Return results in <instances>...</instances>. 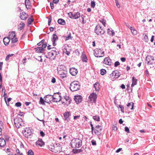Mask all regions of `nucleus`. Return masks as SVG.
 I'll list each match as a JSON object with an SVG mask.
<instances>
[{"label":"nucleus","mask_w":155,"mask_h":155,"mask_svg":"<svg viewBox=\"0 0 155 155\" xmlns=\"http://www.w3.org/2000/svg\"><path fill=\"white\" fill-rule=\"evenodd\" d=\"M82 144V140L79 138H74L72 140L71 142V147L74 149L79 148Z\"/></svg>","instance_id":"f257e3e1"},{"label":"nucleus","mask_w":155,"mask_h":155,"mask_svg":"<svg viewBox=\"0 0 155 155\" xmlns=\"http://www.w3.org/2000/svg\"><path fill=\"white\" fill-rule=\"evenodd\" d=\"M70 90L72 91H78L80 88V84L79 82L74 81L72 82L70 85Z\"/></svg>","instance_id":"f03ea898"},{"label":"nucleus","mask_w":155,"mask_h":155,"mask_svg":"<svg viewBox=\"0 0 155 155\" xmlns=\"http://www.w3.org/2000/svg\"><path fill=\"white\" fill-rule=\"evenodd\" d=\"M95 33L98 35H101L104 34L105 32L104 29L100 25H97L95 29Z\"/></svg>","instance_id":"7ed1b4c3"},{"label":"nucleus","mask_w":155,"mask_h":155,"mask_svg":"<svg viewBox=\"0 0 155 155\" xmlns=\"http://www.w3.org/2000/svg\"><path fill=\"white\" fill-rule=\"evenodd\" d=\"M94 54L96 57L101 58L104 56V51L101 49L96 48L94 50Z\"/></svg>","instance_id":"20e7f679"},{"label":"nucleus","mask_w":155,"mask_h":155,"mask_svg":"<svg viewBox=\"0 0 155 155\" xmlns=\"http://www.w3.org/2000/svg\"><path fill=\"white\" fill-rule=\"evenodd\" d=\"M57 53L55 49L51 50L48 53L47 58L51 60H54L56 56L57 55Z\"/></svg>","instance_id":"39448f33"},{"label":"nucleus","mask_w":155,"mask_h":155,"mask_svg":"<svg viewBox=\"0 0 155 155\" xmlns=\"http://www.w3.org/2000/svg\"><path fill=\"white\" fill-rule=\"evenodd\" d=\"M14 124L17 128H19L20 126L22 125V120L21 118L18 117L14 120Z\"/></svg>","instance_id":"423d86ee"},{"label":"nucleus","mask_w":155,"mask_h":155,"mask_svg":"<svg viewBox=\"0 0 155 155\" xmlns=\"http://www.w3.org/2000/svg\"><path fill=\"white\" fill-rule=\"evenodd\" d=\"M71 114L70 112H66L63 114V119L65 123H67L70 120Z\"/></svg>","instance_id":"0eeeda50"},{"label":"nucleus","mask_w":155,"mask_h":155,"mask_svg":"<svg viewBox=\"0 0 155 155\" xmlns=\"http://www.w3.org/2000/svg\"><path fill=\"white\" fill-rule=\"evenodd\" d=\"M97 97V96L96 93L93 92L91 94L89 97L90 102L91 103L96 104Z\"/></svg>","instance_id":"6e6552de"},{"label":"nucleus","mask_w":155,"mask_h":155,"mask_svg":"<svg viewBox=\"0 0 155 155\" xmlns=\"http://www.w3.org/2000/svg\"><path fill=\"white\" fill-rule=\"evenodd\" d=\"M33 131V130L31 128L26 127L23 131L22 133L24 136H31L32 134Z\"/></svg>","instance_id":"1a4fd4ad"},{"label":"nucleus","mask_w":155,"mask_h":155,"mask_svg":"<svg viewBox=\"0 0 155 155\" xmlns=\"http://www.w3.org/2000/svg\"><path fill=\"white\" fill-rule=\"evenodd\" d=\"M145 60L147 64L152 65L154 59L153 56L148 55L146 57Z\"/></svg>","instance_id":"9d476101"},{"label":"nucleus","mask_w":155,"mask_h":155,"mask_svg":"<svg viewBox=\"0 0 155 155\" xmlns=\"http://www.w3.org/2000/svg\"><path fill=\"white\" fill-rule=\"evenodd\" d=\"M120 75V73L117 71H113L110 75L112 79L118 78Z\"/></svg>","instance_id":"9b49d317"},{"label":"nucleus","mask_w":155,"mask_h":155,"mask_svg":"<svg viewBox=\"0 0 155 155\" xmlns=\"http://www.w3.org/2000/svg\"><path fill=\"white\" fill-rule=\"evenodd\" d=\"M53 96L51 95H47L45 96L44 97L45 102L49 104H50L51 103L52 101Z\"/></svg>","instance_id":"f8f14e48"},{"label":"nucleus","mask_w":155,"mask_h":155,"mask_svg":"<svg viewBox=\"0 0 155 155\" xmlns=\"http://www.w3.org/2000/svg\"><path fill=\"white\" fill-rule=\"evenodd\" d=\"M102 129V127L101 126L99 125L97 126L94 129V132L97 136L99 135L100 134L101 131Z\"/></svg>","instance_id":"ddd939ff"},{"label":"nucleus","mask_w":155,"mask_h":155,"mask_svg":"<svg viewBox=\"0 0 155 155\" xmlns=\"http://www.w3.org/2000/svg\"><path fill=\"white\" fill-rule=\"evenodd\" d=\"M62 147L61 145L59 143H56L55 145L54 152H60L62 151Z\"/></svg>","instance_id":"4468645a"},{"label":"nucleus","mask_w":155,"mask_h":155,"mask_svg":"<svg viewBox=\"0 0 155 155\" xmlns=\"http://www.w3.org/2000/svg\"><path fill=\"white\" fill-rule=\"evenodd\" d=\"M80 150H81L82 153H84V152H86V153H88L90 151V148L88 147H87L86 145L85 144L82 146V147L81 148Z\"/></svg>","instance_id":"2eb2a0df"},{"label":"nucleus","mask_w":155,"mask_h":155,"mask_svg":"<svg viewBox=\"0 0 155 155\" xmlns=\"http://www.w3.org/2000/svg\"><path fill=\"white\" fill-rule=\"evenodd\" d=\"M58 73L59 74L60 77L62 79H63L66 77L67 71L66 70L61 71L58 72Z\"/></svg>","instance_id":"dca6fc26"},{"label":"nucleus","mask_w":155,"mask_h":155,"mask_svg":"<svg viewBox=\"0 0 155 155\" xmlns=\"http://www.w3.org/2000/svg\"><path fill=\"white\" fill-rule=\"evenodd\" d=\"M70 73L72 75L75 76L77 75L78 72L77 69L74 68H70L69 70Z\"/></svg>","instance_id":"f3484780"},{"label":"nucleus","mask_w":155,"mask_h":155,"mask_svg":"<svg viewBox=\"0 0 155 155\" xmlns=\"http://www.w3.org/2000/svg\"><path fill=\"white\" fill-rule=\"evenodd\" d=\"M58 39V37L56 34H53L52 35V38L51 39L53 43V46H56V44L55 41H57Z\"/></svg>","instance_id":"a211bd4d"},{"label":"nucleus","mask_w":155,"mask_h":155,"mask_svg":"<svg viewBox=\"0 0 155 155\" xmlns=\"http://www.w3.org/2000/svg\"><path fill=\"white\" fill-rule=\"evenodd\" d=\"M103 63L104 64L109 65H110L112 63L111 60L109 57L105 58H104Z\"/></svg>","instance_id":"6ab92c4d"},{"label":"nucleus","mask_w":155,"mask_h":155,"mask_svg":"<svg viewBox=\"0 0 155 155\" xmlns=\"http://www.w3.org/2000/svg\"><path fill=\"white\" fill-rule=\"evenodd\" d=\"M66 70V68L63 65H58L57 67L58 72Z\"/></svg>","instance_id":"aec40b11"},{"label":"nucleus","mask_w":155,"mask_h":155,"mask_svg":"<svg viewBox=\"0 0 155 155\" xmlns=\"http://www.w3.org/2000/svg\"><path fill=\"white\" fill-rule=\"evenodd\" d=\"M74 100L76 103L78 104L82 101V97L80 96H75L74 98Z\"/></svg>","instance_id":"412c9836"},{"label":"nucleus","mask_w":155,"mask_h":155,"mask_svg":"<svg viewBox=\"0 0 155 155\" xmlns=\"http://www.w3.org/2000/svg\"><path fill=\"white\" fill-rule=\"evenodd\" d=\"M36 145L41 147L45 145L44 142L41 139L38 138V140L36 142Z\"/></svg>","instance_id":"4be33fe9"},{"label":"nucleus","mask_w":155,"mask_h":155,"mask_svg":"<svg viewBox=\"0 0 155 155\" xmlns=\"http://www.w3.org/2000/svg\"><path fill=\"white\" fill-rule=\"evenodd\" d=\"M10 38L6 37L3 38V41L4 44L5 45H8L10 41Z\"/></svg>","instance_id":"5701e85b"},{"label":"nucleus","mask_w":155,"mask_h":155,"mask_svg":"<svg viewBox=\"0 0 155 155\" xmlns=\"http://www.w3.org/2000/svg\"><path fill=\"white\" fill-rule=\"evenodd\" d=\"M35 49L36 50L35 51L36 52L39 53H42L45 51V50L43 49V48L41 47H38Z\"/></svg>","instance_id":"b1692460"},{"label":"nucleus","mask_w":155,"mask_h":155,"mask_svg":"<svg viewBox=\"0 0 155 155\" xmlns=\"http://www.w3.org/2000/svg\"><path fill=\"white\" fill-rule=\"evenodd\" d=\"M26 15V14L25 12H23L22 13H21L20 17L21 19L24 20L27 18V15Z\"/></svg>","instance_id":"393cba45"},{"label":"nucleus","mask_w":155,"mask_h":155,"mask_svg":"<svg viewBox=\"0 0 155 155\" xmlns=\"http://www.w3.org/2000/svg\"><path fill=\"white\" fill-rule=\"evenodd\" d=\"M5 144V141L3 138H0V148L4 147Z\"/></svg>","instance_id":"a878e982"},{"label":"nucleus","mask_w":155,"mask_h":155,"mask_svg":"<svg viewBox=\"0 0 155 155\" xmlns=\"http://www.w3.org/2000/svg\"><path fill=\"white\" fill-rule=\"evenodd\" d=\"M80 16V13L79 12H74L73 13V17H72V18L74 19H77L79 18Z\"/></svg>","instance_id":"bb28decb"},{"label":"nucleus","mask_w":155,"mask_h":155,"mask_svg":"<svg viewBox=\"0 0 155 155\" xmlns=\"http://www.w3.org/2000/svg\"><path fill=\"white\" fill-rule=\"evenodd\" d=\"M137 80L134 77H133L132 78V84L131 85L132 87H133L134 85H136L137 82Z\"/></svg>","instance_id":"cd10ccee"},{"label":"nucleus","mask_w":155,"mask_h":155,"mask_svg":"<svg viewBox=\"0 0 155 155\" xmlns=\"http://www.w3.org/2000/svg\"><path fill=\"white\" fill-rule=\"evenodd\" d=\"M99 84L97 82L94 84V87L95 88V90L97 91H98L100 89Z\"/></svg>","instance_id":"c85d7f7f"},{"label":"nucleus","mask_w":155,"mask_h":155,"mask_svg":"<svg viewBox=\"0 0 155 155\" xmlns=\"http://www.w3.org/2000/svg\"><path fill=\"white\" fill-rule=\"evenodd\" d=\"M15 37V34L14 31H12L11 32H10L9 34L8 37L10 38V39L12 38L14 39Z\"/></svg>","instance_id":"c756f323"},{"label":"nucleus","mask_w":155,"mask_h":155,"mask_svg":"<svg viewBox=\"0 0 155 155\" xmlns=\"http://www.w3.org/2000/svg\"><path fill=\"white\" fill-rule=\"evenodd\" d=\"M82 61L84 62H87V58L86 55L84 54H82Z\"/></svg>","instance_id":"7c9ffc66"},{"label":"nucleus","mask_w":155,"mask_h":155,"mask_svg":"<svg viewBox=\"0 0 155 155\" xmlns=\"http://www.w3.org/2000/svg\"><path fill=\"white\" fill-rule=\"evenodd\" d=\"M58 22L59 24L62 25H64L65 24V22L64 20L62 19H58Z\"/></svg>","instance_id":"2f4dec72"},{"label":"nucleus","mask_w":155,"mask_h":155,"mask_svg":"<svg viewBox=\"0 0 155 155\" xmlns=\"http://www.w3.org/2000/svg\"><path fill=\"white\" fill-rule=\"evenodd\" d=\"M25 3L26 8L27 9L30 8V2L29 0H25Z\"/></svg>","instance_id":"473e14b6"},{"label":"nucleus","mask_w":155,"mask_h":155,"mask_svg":"<svg viewBox=\"0 0 155 155\" xmlns=\"http://www.w3.org/2000/svg\"><path fill=\"white\" fill-rule=\"evenodd\" d=\"M58 97L59 98V99H58L56 98L55 97H53L52 101L57 102H59V101H60L61 99V96L59 95Z\"/></svg>","instance_id":"72a5a7b5"},{"label":"nucleus","mask_w":155,"mask_h":155,"mask_svg":"<svg viewBox=\"0 0 155 155\" xmlns=\"http://www.w3.org/2000/svg\"><path fill=\"white\" fill-rule=\"evenodd\" d=\"M55 145L53 144H51L48 146V148L51 151L54 152V148Z\"/></svg>","instance_id":"f704fd0d"},{"label":"nucleus","mask_w":155,"mask_h":155,"mask_svg":"<svg viewBox=\"0 0 155 155\" xmlns=\"http://www.w3.org/2000/svg\"><path fill=\"white\" fill-rule=\"evenodd\" d=\"M93 119L97 121H99L100 120V118L98 115H96L93 116Z\"/></svg>","instance_id":"c9c22d12"},{"label":"nucleus","mask_w":155,"mask_h":155,"mask_svg":"<svg viewBox=\"0 0 155 155\" xmlns=\"http://www.w3.org/2000/svg\"><path fill=\"white\" fill-rule=\"evenodd\" d=\"M45 99H43L42 97H40V98L39 103L43 105H45Z\"/></svg>","instance_id":"e433bc0d"},{"label":"nucleus","mask_w":155,"mask_h":155,"mask_svg":"<svg viewBox=\"0 0 155 155\" xmlns=\"http://www.w3.org/2000/svg\"><path fill=\"white\" fill-rule=\"evenodd\" d=\"M131 102L130 103H129L127 104V106L128 107H129V108H130V107L131 106V107L130 108L131 110H133L134 109V103H132V104H131Z\"/></svg>","instance_id":"4c0bfd02"},{"label":"nucleus","mask_w":155,"mask_h":155,"mask_svg":"<svg viewBox=\"0 0 155 155\" xmlns=\"http://www.w3.org/2000/svg\"><path fill=\"white\" fill-rule=\"evenodd\" d=\"M81 150H80V149H73V153L74 154H76L78 153H81Z\"/></svg>","instance_id":"58836bf2"},{"label":"nucleus","mask_w":155,"mask_h":155,"mask_svg":"<svg viewBox=\"0 0 155 155\" xmlns=\"http://www.w3.org/2000/svg\"><path fill=\"white\" fill-rule=\"evenodd\" d=\"M107 33L109 34L114 36V32L113 30L111 31L109 28L107 29Z\"/></svg>","instance_id":"ea45409f"},{"label":"nucleus","mask_w":155,"mask_h":155,"mask_svg":"<svg viewBox=\"0 0 155 155\" xmlns=\"http://www.w3.org/2000/svg\"><path fill=\"white\" fill-rule=\"evenodd\" d=\"M14 54H9L6 57L5 61H7L9 59L10 57H12L14 55Z\"/></svg>","instance_id":"a19ab883"},{"label":"nucleus","mask_w":155,"mask_h":155,"mask_svg":"<svg viewBox=\"0 0 155 155\" xmlns=\"http://www.w3.org/2000/svg\"><path fill=\"white\" fill-rule=\"evenodd\" d=\"M47 41H46L45 40V41L42 43L41 47H43L44 49V48H45L47 47Z\"/></svg>","instance_id":"79ce46f5"},{"label":"nucleus","mask_w":155,"mask_h":155,"mask_svg":"<svg viewBox=\"0 0 155 155\" xmlns=\"http://www.w3.org/2000/svg\"><path fill=\"white\" fill-rule=\"evenodd\" d=\"M130 29L133 34L134 35H136L137 34V31L135 29H133L132 27H130Z\"/></svg>","instance_id":"37998d69"},{"label":"nucleus","mask_w":155,"mask_h":155,"mask_svg":"<svg viewBox=\"0 0 155 155\" xmlns=\"http://www.w3.org/2000/svg\"><path fill=\"white\" fill-rule=\"evenodd\" d=\"M71 99H69V100H68V101H66V103H65V102H63L62 103V104H66L67 105H69L71 103Z\"/></svg>","instance_id":"c03bdc74"},{"label":"nucleus","mask_w":155,"mask_h":155,"mask_svg":"<svg viewBox=\"0 0 155 155\" xmlns=\"http://www.w3.org/2000/svg\"><path fill=\"white\" fill-rule=\"evenodd\" d=\"M33 21H34V20L33 19H32L30 18H28L27 20V22H28V24L29 25H31V23L32 22H33Z\"/></svg>","instance_id":"a18cd8bd"},{"label":"nucleus","mask_w":155,"mask_h":155,"mask_svg":"<svg viewBox=\"0 0 155 155\" xmlns=\"http://www.w3.org/2000/svg\"><path fill=\"white\" fill-rule=\"evenodd\" d=\"M106 73V71L104 69H101V74L102 75H104Z\"/></svg>","instance_id":"49530a36"},{"label":"nucleus","mask_w":155,"mask_h":155,"mask_svg":"<svg viewBox=\"0 0 155 155\" xmlns=\"http://www.w3.org/2000/svg\"><path fill=\"white\" fill-rule=\"evenodd\" d=\"M2 77L1 73L0 72V88H1L2 87Z\"/></svg>","instance_id":"de8ad7c7"},{"label":"nucleus","mask_w":155,"mask_h":155,"mask_svg":"<svg viewBox=\"0 0 155 155\" xmlns=\"http://www.w3.org/2000/svg\"><path fill=\"white\" fill-rule=\"evenodd\" d=\"M28 155H34V152L31 150H28Z\"/></svg>","instance_id":"09e8293b"},{"label":"nucleus","mask_w":155,"mask_h":155,"mask_svg":"<svg viewBox=\"0 0 155 155\" xmlns=\"http://www.w3.org/2000/svg\"><path fill=\"white\" fill-rule=\"evenodd\" d=\"M118 107L120 108L121 112L123 113H124V107L121 105H119Z\"/></svg>","instance_id":"8fccbe9b"},{"label":"nucleus","mask_w":155,"mask_h":155,"mask_svg":"<svg viewBox=\"0 0 155 155\" xmlns=\"http://www.w3.org/2000/svg\"><path fill=\"white\" fill-rule=\"evenodd\" d=\"M11 41L12 43L14 44L18 41V39L17 38H14V39L12 38Z\"/></svg>","instance_id":"3c124183"},{"label":"nucleus","mask_w":155,"mask_h":155,"mask_svg":"<svg viewBox=\"0 0 155 155\" xmlns=\"http://www.w3.org/2000/svg\"><path fill=\"white\" fill-rule=\"evenodd\" d=\"M100 21L101 22L103 25L105 27L106 25V21L104 19H102L100 20Z\"/></svg>","instance_id":"603ef678"},{"label":"nucleus","mask_w":155,"mask_h":155,"mask_svg":"<svg viewBox=\"0 0 155 155\" xmlns=\"http://www.w3.org/2000/svg\"><path fill=\"white\" fill-rule=\"evenodd\" d=\"M143 39L146 42H147L148 41V36L146 34L144 36Z\"/></svg>","instance_id":"864d4df0"},{"label":"nucleus","mask_w":155,"mask_h":155,"mask_svg":"<svg viewBox=\"0 0 155 155\" xmlns=\"http://www.w3.org/2000/svg\"><path fill=\"white\" fill-rule=\"evenodd\" d=\"M95 5V2L94 1H91V6L92 8H94Z\"/></svg>","instance_id":"5fc2aeb1"},{"label":"nucleus","mask_w":155,"mask_h":155,"mask_svg":"<svg viewBox=\"0 0 155 155\" xmlns=\"http://www.w3.org/2000/svg\"><path fill=\"white\" fill-rule=\"evenodd\" d=\"M21 105V104L20 102H18L15 104V106L17 107H20Z\"/></svg>","instance_id":"6e6d98bb"},{"label":"nucleus","mask_w":155,"mask_h":155,"mask_svg":"<svg viewBox=\"0 0 155 155\" xmlns=\"http://www.w3.org/2000/svg\"><path fill=\"white\" fill-rule=\"evenodd\" d=\"M66 40H68L70 39H71L72 38L71 37V34L69 33V34H68V35L66 37Z\"/></svg>","instance_id":"4d7b16f0"},{"label":"nucleus","mask_w":155,"mask_h":155,"mask_svg":"<svg viewBox=\"0 0 155 155\" xmlns=\"http://www.w3.org/2000/svg\"><path fill=\"white\" fill-rule=\"evenodd\" d=\"M81 17L82 19V23L83 24H84L86 22V21H84V16L83 15H82L81 16Z\"/></svg>","instance_id":"13d9d810"},{"label":"nucleus","mask_w":155,"mask_h":155,"mask_svg":"<svg viewBox=\"0 0 155 155\" xmlns=\"http://www.w3.org/2000/svg\"><path fill=\"white\" fill-rule=\"evenodd\" d=\"M120 64V63H119V62L118 61H116L115 63H114V66L115 67H117L118 65H119Z\"/></svg>","instance_id":"bf43d9fd"},{"label":"nucleus","mask_w":155,"mask_h":155,"mask_svg":"<svg viewBox=\"0 0 155 155\" xmlns=\"http://www.w3.org/2000/svg\"><path fill=\"white\" fill-rule=\"evenodd\" d=\"M115 2L117 6L119 8L120 7V5H119L117 0H115Z\"/></svg>","instance_id":"052dcab7"},{"label":"nucleus","mask_w":155,"mask_h":155,"mask_svg":"<svg viewBox=\"0 0 155 155\" xmlns=\"http://www.w3.org/2000/svg\"><path fill=\"white\" fill-rule=\"evenodd\" d=\"M69 17L72 18V17H73V13L72 12H70L68 13Z\"/></svg>","instance_id":"680f3d73"},{"label":"nucleus","mask_w":155,"mask_h":155,"mask_svg":"<svg viewBox=\"0 0 155 155\" xmlns=\"http://www.w3.org/2000/svg\"><path fill=\"white\" fill-rule=\"evenodd\" d=\"M20 25H21V26L19 28L20 29V30H22L24 28V25H25L24 23H22V24L20 23Z\"/></svg>","instance_id":"e2e57ef3"},{"label":"nucleus","mask_w":155,"mask_h":155,"mask_svg":"<svg viewBox=\"0 0 155 155\" xmlns=\"http://www.w3.org/2000/svg\"><path fill=\"white\" fill-rule=\"evenodd\" d=\"M45 41V39H43L40 42H39L37 44V45L38 46L41 45L42 44V43Z\"/></svg>","instance_id":"0e129e2a"},{"label":"nucleus","mask_w":155,"mask_h":155,"mask_svg":"<svg viewBox=\"0 0 155 155\" xmlns=\"http://www.w3.org/2000/svg\"><path fill=\"white\" fill-rule=\"evenodd\" d=\"M125 131L127 133H129V129L128 127H125Z\"/></svg>","instance_id":"69168bd1"},{"label":"nucleus","mask_w":155,"mask_h":155,"mask_svg":"<svg viewBox=\"0 0 155 155\" xmlns=\"http://www.w3.org/2000/svg\"><path fill=\"white\" fill-rule=\"evenodd\" d=\"M91 142L92 143V145H96V141L94 140H92L91 141Z\"/></svg>","instance_id":"338daca9"},{"label":"nucleus","mask_w":155,"mask_h":155,"mask_svg":"<svg viewBox=\"0 0 155 155\" xmlns=\"http://www.w3.org/2000/svg\"><path fill=\"white\" fill-rule=\"evenodd\" d=\"M50 6L52 9L54 8V4L53 2H51L50 3Z\"/></svg>","instance_id":"774afa93"}]
</instances>
